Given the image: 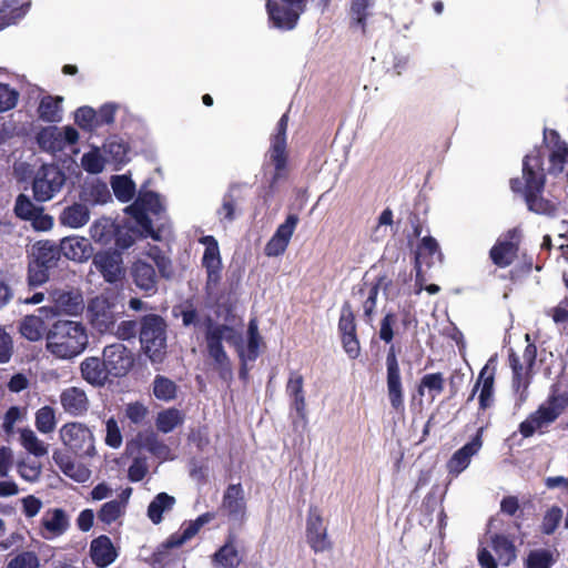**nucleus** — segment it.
I'll return each instance as SVG.
<instances>
[{
  "mask_svg": "<svg viewBox=\"0 0 568 568\" xmlns=\"http://www.w3.org/2000/svg\"><path fill=\"white\" fill-rule=\"evenodd\" d=\"M523 179H510V189L514 193H520L529 211L536 214L552 215L556 212V205L541 194L545 189V173L539 156L526 155L523 160Z\"/></svg>",
  "mask_w": 568,
  "mask_h": 568,
  "instance_id": "1",
  "label": "nucleus"
},
{
  "mask_svg": "<svg viewBox=\"0 0 568 568\" xmlns=\"http://www.w3.org/2000/svg\"><path fill=\"white\" fill-rule=\"evenodd\" d=\"M47 349L57 358L71 359L88 347L89 335L81 322L58 320L45 336Z\"/></svg>",
  "mask_w": 568,
  "mask_h": 568,
  "instance_id": "2",
  "label": "nucleus"
},
{
  "mask_svg": "<svg viewBox=\"0 0 568 568\" xmlns=\"http://www.w3.org/2000/svg\"><path fill=\"white\" fill-rule=\"evenodd\" d=\"M166 322L158 314H146L139 323L141 348L153 364H161L166 355Z\"/></svg>",
  "mask_w": 568,
  "mask_h": 568,
  "instance_id": "3",
  "label": "nucleus"
},
{
  "mask_svg": "<svg viewBox=\"0 0 568 568\" xmlns=\"http://www.w3.org/2000/svg\"><path fill=\"white\" fill-rule=\"evenodd\" d=\"M288 126V113H284L276 123L275 132L271 135V143L267 156L274 166L271 176L270 187L273 189L281 181L288 176V151L286 131Z\"/></svg>",
  "mask_w": 568,
  "mask_h": 568,
  "instance_id": "4",
  "label": "nucleus"
},
{
  "mask_svg": "<svg viewBox=\"0 0 568 568\" xmlns=\"http://www.w3.org/2000/svg\"><path fill=\"white\" fill-rule=\"evenodd\" d=\"M209 322L211 320L209 318ZM223 341H226L230 345H233L239 353L242 348L243 337L232 326L226 324L212 325L210 323L209 328L205 332V342L209 356L213 358L216 365L222 369H230V358L224 351Z\"/></svg>",
  "mask_w": 568,
  "mask_h": 568,
  "instance_id": "5",
  "label": "nucleus"
},
{
  "mask_svg": "<svg viewBox=\"0 0 568 568\" xmlns=\"http://www.w3.org/2000/svg\"><path fill=\"white\" fill-rule=\"evenodd\" d=\"M65 181V173L57 164H42L32 179L34 200L40 203L50 201L62 190Z\"/></svg>",
  "mask_w": 568,
  "mask_h": 568,
  "instance_id": "6",
  "label": "nucleus"
},
{
  "mask_svg": "<svg viewBox=\"0 0 568 568\" xmlns=\"http://www.w3.org/2000/svg\"><path fill=\"white\" fill-rule=\"evenodd\" d=\"M60 438L63 445L80 458L95 455L94 436L83 423L70 422L60 428Z\"/></svg>",
  "mask_w": 568,
  "mask_h": 568,
  "instance_id": "7",
  "label": "nucleus"
},
{
  "mask_svg": "<svg viewBox=\"0 0 568 568\" xmlns=\"http://www.w3.org/2000/svg\"><path fill=\"white\" fill-rule=\"evenodd\" d=\"M266 11L273 27L293 30L306 9L305 0H267Z\"/></svg>",
  "mask_w": 568,
  "mask_h": 568,
  "instance_id": "8",
  "label": "nucleus"
},
{
  "mask_svg": "<svg viewBox=\"0 0 568 568\" xmlns=\"http://www.w3.org/2000/svg\"><path fill=\"white\" fill-rule=\"evenodd\" d=\"M385 364L386 386L389 404L396 413H403L405 410L404 384L397 358V352L395 345L393 344L387 351Z\"/></svg>",
  "mask_w": 568,
  "mask_h": 568,
  "instance_id": "9",
  "label": "nucleus"
},
{
  "mask_svg": "<svg viewBox=\"0 0 568 568\" xmlns=\"http://www.w3.org/2000/svg\"><path fill=\"white\" fill-rule=\"evenodd\" d=\"M102 359L112 379L126 376L135 363L133 352L122 343H113L104 346L102 349Z\"/></svg>",
  "mask_w": 568,
  "mask_h": 568,
  "instance_id": "10",
  "label": "nucleus"
},
{
  "mask_svg": "<svg viewBox=\"0 0 568 568\" xmlns=\"http://www.w3.org/2000/svg\"><path fill=\"white\" fill-rule=\"evenodd\" d=\"M306 541L314 552H324L333 548L327 527L317 506L311 505L306 518Z\"/></svg>",
  "mask_w": 568,
  "mask_h": 568,
  "instance_id": "11",
  "label": "nucleus"
},
{
  "mask_svg": "<svg viewBox=\"0 0 568 568\" xmlns=\"http://www.w3.org/2000/svg\"><path fill=\"white\" fill-rule=\"evenodd\" d=\"M201 243L206 245L202 256V266L206 271L205 290L207 293H211L219 286L222 280V258L217 241L214 236H203Z\"/></svg>",
  "mask_w": 568,
  "mask_h": 568,
  "instance_id": "12",
  "label": "nucleus"
},
{
  "mask_svg": "<svg viewBox=\"0 0 568 568\" xmlns=\"http://www.w3.org/2000/svg\"><path fill=\"white\" fill-rule=\"evenodd\" d=\"M92 263L106 283L115 284L124 278L123 257L118 250L95 253Z\"/></svg>",
  "mask_w": 568,
  "mask_h": 568,
  "instance_id": "13",
  "label": "nucleus"
},
{
  "mask_svg": "<svg viewBox=\"0 0 568 568\" xmlns=\"http://www.w3.org/2000/svg\"><path fill=\"white\" fill-rule=\"evenodd\" d=\"M495 363V358L491 357L487 362V364L480 369L478 379L467 399V402H470L474 399L478 388L481 386L478 402H479V409L485 410L493 406L494 404V384H495V373L496 367L493 365Z\"/></svg>",
  "mask_w": 568,
  "mask_h": 568,
  "instance_id": "14",
  "label": "nucleus"
},
{
  "mask_svg": "<svg viewBox=\"0 0 568 568\" xmlns=\"http://www.w3.org/2000/svg\"><path fill=\"white\" fill-rule=\"evenodd\" d=\"M300 222L297 214H288L285 221L280 224L265 245L264 253L266 256L275 257L282 255L292 239V235Z\"/></svg>",
  "mask_w": 568,
  "mask_h": 568,
  "instance_id": "15",
  "label": "nucleus"
},
{
  "mask_svg": "<svg viewBox=\"0 0 568 568\" xmlns=\"http://www.w3.org/2000/svg\"><path fill=\"white\" fill-rule=\"evenodd\" d=\"M130 277L144 296H153L158 292L159 275L153 264L136 260L130 266Z\"/></svg>",
  "mask_w": 568,
  "mask_h": 568,
  "instance_id": "16",
  "label": "nucleus"
},
{
  "mask_svg": "<svg viewBox=\"0 0 568 568\" xmlns=\"http://www.w3.org/2000/svg\"><path fill=\"white\" fill-rule=\"evenodd\" d=\"M483 432L480 427L471 440L457 449L447 462L449 474L458 475L464 471L470 464L471 457L475 456L483 446Z\"/></svg>",
  "mask_w": 568,
  "mask_h": 568,
  "instance_id": "17",
  "label": "nucleus"
},
{
  "mask_svg": "<svg viewBox=\"0 0 568 568\" xmlns=\"http://www.w3.org/2000/svg\"><path fill=\"white\" fill-rule=\"evenodd\" d=\"M81 378L95 388L104 387L112 383V378L106 372L105 363L102 357H85L79 366Z\"/></svg>",
  "mask_w": 568,
  "mask_h": 568,
  "instance_id": "18",
  "label": "nucleus"
},
{
  "mask_svg": "<svg viewBox=\"0 0 568 568\" xmlns=\"http://www.w3.org/2000/svg\"><path fill=\"white\" fill-rule=\"evenodd\" d=\"M221 508L231 519L244 521L246 516V501L241 483L230 484L224 490Z\"/></svg>",
  "mask_w": 568,
  "mask_h": 568,
  "instance_id": "19",
  "label": "nucleus"
},
{
  "mask_svg": "<svg viewBox=\"0 0 568 568\" xmlns=\"http://www.w3.org/2000/svg\"><path fill=\"white\" fill-rule=\"evenodd\" d=\"M506 236V240H498L489 251L490 260L500 268L511 265L519 251V244L513 241L516 236V230H509Z\"/></svg>",
  "mask_w": 568,
  "mask_h": 568,
  "instance_id": "20",
  "label": "nucleus"
},
{
  "mask_svg": "<svg viewBox=\"0 0 568 568\" xmlns=\"http://www.w3.org/2000/svg\"><path fill=\"white\" fill-rule=\"evenodd\" d=\"M60 404L63 410L73 417L85 415L90 408L87 393L77 386H70L61 392Z\"/></svg>",
  "mask_w": 568,
  "mask_h": 568,
  "instance_id": "21",
  "label": "nucleus"
},
{
  "mask_svg": "<svg viewBox=\"0 0 568 568\" xmlns=\"http://www.w3.org/2000/svg\"><path fill=\"white\" fill-rule=\"evenodd\" d=\"M508 362L513 371L511 385L514 390L519 393L518 404L521 405L528 397V387L531 383L532 369H528L526 365L524 366L519 356L514 351H510Z\"/></svg>",
  "mask_w": 568,
  "mask_h": 568,
  "instance_id": "22",
  "label": "nucleus"
},
{
  "mask_svg": "<svg viewBox=\"0 0 568 568\" xmlns=\"http://www.w3.org/2000/svg\"><path fill=\"white\" fill-rule=\"evenodd\" d=\"M119 552L110 537L101 535L90 542V557L98 568H106L115 561Z\"/></svg>",
  "mask_w": 568,
  "mask_h": 568,
  "instance_id": "23",
  "label": "nucleus"
},
{
  "mask_svg": "<svg viewBox=\"0 0 568 568\" xmlns=\"http://www.w3.org/2000/svg\"><path fill=\"white\" fill-rule=\"evenodd\" d=\"M286 395L290 398L291 407L295 409L302 419L306 417V397L304 390V377L297 371H291L285 385Z\"/></svg>",
  "mask_w": 568,
  "mask_h": 568,
  "instance_id": "24",
  "label": "nucleus"
},
{
  "mask_svg": "<svg viewBox=\"0 0 568 568\" xmlns=\"http://www.w3.org/2000/svg\"><path fill=\"white\" fill-rule=\"evenodd\" d=\"M556 420L551 412H548L546 407L539 405L535 412L530 413L527 418L519 424L518 430L524 438H529L534 436L536 432L545 434V428Z\"/></svg>",
  "mask_w": 568,
  "mask_h": 568,
  "instance_id": "25",
  "label": "nucleus"
},
{
  "mask_svg": "<svg viewBox=\"0 0 568 568\" xmlns=\"http://www.w3.org/2000/svg\"><path fill=\"white\" fill-rule=\"evenodd\" d=\"M59 248L67 258L77 262L88 261L93 253L89 240L81 236H67L62 239Z\"/></svg>",
  "mask_w": 568,
  "mask_h": 568,
  "instance_id": "26",
  "label": "nucleus"
},
{
  "mask_svg": "<svg viewBox=\"0 0 568 568\" xmlns=\"http://www.w3.org/2000/svg\"><path fill=\"white\" fill-rule=\"evenodd\" d=\"M236 535L229 532L225 542L213 554L212 562L220 568H237L241 564L239 550L235 547Z\"/></svg>",
  "mask_w": 568,
  "mask_h": 568,
  "instance_id": "27",
  "label": "nucleus"
},
{
  "mask_svg": "<svg viewBox=\"0 0 568 568\" xmlns=\"http://www.w3.org/2000/svg\"><path fill=\"white\" fill-rule=\"evenodd\" d=\"M69 526V517L62 508H49L41 519V527L48 532L44 535L47 538L63 535Z\"/></svg>",
  "mask_w": 568,
  "mask_h": 568,
  "instance_id": "28",
  "label": "nucleus"
},
{
  "mask_svg": "<svg viewBox=\"0 0 568 568\" xmlns=\"http://www.w3.org/2000/svg\"><path fill=\"white\" fill-rule=\"evenodd\" d=\"M243 186L244 184L233 183L223 195L222 204L216 212L221 222L232 223L236 219L237 204L243 200Z\"/></svg>",
  "mask_w": 568,
  "mask_h": 568,
  "instance_id": "29",
  "label": "nucleus"
},
{
  "mask_svg": "<svg viewBox=\"0 0 568 568\" xmlns=\"http://www.w3.org/2000/svg\"><path fill=\"white\" fill-rule=\"evenodd\" d=\"M442 252L438 242L433 236H425L422 239L415 253V270H417V278L420 275V266H432L435 258L442 260Z\"/></svg>",
  "mask_w": 568,
  "mask_h": 568,
  "instance_id": "30",
  "label": "nucleus"
},
{
  "mask_svg": "<svg viewBox=\"0 0 568 568\" xmlns=\"http://www.w3.org/2000/svg\"><path fill=\"white\" fill-rule=\"evenodd\" d=\"M90 219V211L85 204L73 203L62 210L59 221L62 225L79 229L85 225Z\"/></svg>",
  "mask_w": 568,
  "mask_h": 568,
  "instance_id": "31",
  "label": "nucleus"
},
{
  "mask_svg": "<svg viewBox=\"0 0 568 568\" xmlns=\"http://www.w3.org/2000/svg\"><path fill=\"white\" fill-rule=\"evenodd\" d=\"M263 344L256 320H251L247 327V344L239 349L241 362H254L260 355V346Z\"/></svg>",
  "mask_w": 568,
  "mask_h": 568,
  "instance_id": "32",
  "label": "nucleus"
},
{
  "mask_svg": "<svg viewBox=\"0 0 568 568\" xmlns=\"http://www.w3.org/2000/svg\"><path fill=\"white\" fill-rule=\"evenodd\" d=\"M116 225L110 217L98 219L90 226V235L95 243L109 245L116 235Z\"/></svg>",
  "mask_w": 568,
  "mask_h": 568,
  "instance_id": "33",
  "label": "nucleus"
},
{
  "mask_svg": "<svg viewBox=\"0 0 568 568\" xmlns=\"http://www.w3.org/2000/svg\"><path fill=\"white\" fill-rule=\"evenodd\" d=\"M88 312L90 313L91 322L100 328H108L113 324V314L105 298L92 300L89 304Z\"/></svg>",
  "mask_w": 568,
  "mask_h": 568,
  "instance_id": "34",
  "label": "nucleus"
},
{
  "mask_svg": "<svg viewBox=\"0 0 568 568\" xmlns=\"http://www.w3.org/2000/svg\"><path fill=\"white\" fill-rule=\"evenodd\" d=\"M61 256V250L59 246L51 244L50 242H38L34 245L33 261L40 265L50 267L51 270L57 266Z\"/></svg>",
  "mask_w": 568,
  "mask_h": 568,
  "instance_id": "35",
  "label": "nucleus"
},
{
  "mask_svg": "<svg viewBox=\"0 0 568 568\" xmlns=\"http://www.w3.org/2000/svg\"><path fill=\"white\" fill-rule=\"evenodd\" d=\"M61 97L44 95L38 106L39 118L49 123L59 122L62 119L61 114Z\"/></svg>",
  "mask_w": 568,
  "mask_h": 568,
  "instance_id": "36",
  "label": "nucleus"
},
{
  "mask_svg": "<svg viewBox=\"0 0 568 568\" xmlns=\"http://www.w3.org/2000/svg\"><path fill=\"white\" fill-rule=\"evenodd\" d=\"M185 415L175 407H170L158 413L155 418L156 429L163 434L171 433L184 423Z\"/></svg>",
  "mask_w": 568,
  "mask_h": 568,
  "instance_id": "37",
  "label": "nucleus"
},
{
  "mask_svg": "<svg viewBox=\"0 0 568 568\" xmlns=\"http://www.w3.org/2000/svg\"><path fill=\"white\" fill-rule=\"evenodd\" d=\"M549 135L552 143L549 162L554 169L561 172L565 164L568 162V144L561 140L556 130H550Z\"/></svg>",
  "mask_w": 568,
  "mask_h": 568,
  "instance_id": "38",
  "label": "nucleus"
},
{
  "mask_svg": "<svg viewBox=\"0 0 568 568\" xmlns=\"http://www.w3.org/2000/svg\"><path fill=\"white\" fill-rule=\"evenodd\" d=\"M541 405L557 419L568 407V390H561L559 384H552L547 399Z\"/></svg>",
  "mask_w": 568,
  "mask_h": 568,
  "instance_id": "39",
  "label": "nucleus"
},
{
  "mask_svg": "<svg viewBox=\"0 0 568 568\" xmlns=\"http://www.w3.org/2000/svg\"><path fill=\"white\" fill-rule=\"evenodd\" d=\"M175 504V498L166 493H159L148 506V517L158 525L163 520V513L170 510Z\"/></svg>",
  "mask_w": 568,
  "mask_h": 568,
  "instance_id": "40",
  "label": "nucleus"
},
{
  "mask_svg": "<svg viewBox=\"0 0 568 568\" xmlns=\"http://www.w3.org/2000/svg\"><path fill=\"white\" fill-rule=\"evenodd\" d=\"M444 388V375L439 372L428 373L420 378L419 384L417 385V393L419 396H424L425 390H427L432 399H435L438 395L443 393Z\"/></svg>",
  "mask_w": 568,
  "mask_h": 568,
  "instance_id": "41",
  "label": "nucleus"
},
{
  "mask_svg": "<svg viewBox=\"0 0 568 568\" xmlns=\"http://www.w3.org/2000/svg\"><path fill=\"white\" fill-rule=\"evenodd\" d=\"M371 0H351V28H361L362 33L366 34L367 18L369 16L368 9L371 7Z\"/></svg>",
  "mask_w": 568,
  "mask_h": 568,
  "instance_id": "42",
  "label": "nucleus"
},
{
  "mask_svg": "<svg viewBox=\"0 0 568 568\" xmlns=\"http://www.w3.org/2000/svg\"><path fill=\"white\" fill-rule=\"evenodd\" d=\"M153 395L162 402H172L178 395V385L163 375H155L153 379Z\"/></svg>",
  "mask_w": 568,
  "mask_h": 568,
  "instance_id": "43",
  "label": "nucleus"
},
{
  "mask_svg": "<svg viewBox=\"0 0 568 568\" xmlns=\"http://www.w3.org/2000/svg\"><path fill=\"white\" fill-rule=\"evenodd\" d=\"M20 444L34 457H43L48 454V445L40 440L30 428L20 429Z\"/></svg>",
  "mask_w": 568,
  "mask_h": 568,
  "instance_id": "44",
  "label": "nucleus"
},
{
  "mask_svg": "<svg viewBox=\"0 0 568 568\" xmlns=\"http://www.w3.org/2000/svg\"><path fill=\"white\" fill-rule=\"evenodd\" d=\"M19 329L23 337L31 342H37L43 336L44 321L36 315H27L21 321Z\"/></svg>",
  "mask_w": 568,
  "mask_h": 568,
  "instance_id": "45",
  "label": "nucleus"
},
{
  "mask_svg": "<svg viewBox=\"0 0 568 568\" xmlns=\"http://www.w3.org/2000/svg\"><path fill=\"white\" fill-rule=\"evenodd\" d=\"M111 186L115 197L123 203L131 201L135 194V184L126 175H115L111 180Z\"/></svg>",
  "mask_w": 568,
  "mask_h": 568,
  "instance_id": "46",
  "label": "nucleus"
},
{
  "mask_svg": "<svg viewBox=\"0 0 568 568\" xmlns=\"http://www.w3.org/2000/svg\"><path fill=\"white\" fill-rule=\"evenodd\" d=\"M491 544L498 558L504 561L505 565H509L516 559V547L507 536L496 534L491 538Z\"/></svg>",
  "mask_w": 568,
  "mask_h": 568,
  "instance_id": "47",
  "label": "nucleus"
},
{
  "mask_svg": "<svg viewBox=\"0 0 568 568\" xmlns=\"http://www.w3.org/2000/svg\"><path fill=\"white\" fill-rule=\"evenodd\" d=\"M81 200L92 204H104L111 200V193L105 183L95 182L83 189Z\"/></svg>",
  "mask_w": 568,
  "mask_h": 568,
  "instance_id": "48",
  "label": "nucleus"
},
{
  "mask_svg": "<svg viewBox=\"0 0 568 568\" xmlns=\"http://www.w3.org/2000/svg\"><path fill=\"white\" fill-rule=\"evenodd\" d=\"M135 206H139L141 212L150 211L153 214H160L164 211L160 195L153 191L140 192Z\"/></svg>",
  "mask_w": 568,
  "mask_h": 568,
  "instance_id": "49",
  "label": "nucleus"
},
{
  "mask_svg": "<svg viewBox=\"0 0 568 568\" xmlns=\"http://www.w3.org/2000/svg\"><path fill=\"white\" fill-rule=\"evenodd\" d=\"M358 293L362 295H365V301L363 302V311H364V317L367 321H372V316L374 314V311L376 308L377 304V296L379 294V284H364L359 290Z\"/></svg>",
  "mask_w": 568,
  "mask_h": 568,
  "instance_id": "50",
  "label": "nucleus"
},
{
  "mask_svg": "<svg viewBox=\"0 0 568 568\" xmlns=\"http://www.w3.org/2000/svg\"><path fill=\"white\" fill-rule=\"evenodd\" d=\"M555 564L554 555L548 549H535L529 551L525 568H551Z\"/></svg>",
  "mask_w": 568,
  "mask_h": 568,
  "instance_id": "51",
  "label": "nucleus"
},
{
  "mask_svg": "<svg viewBox=\"0 0 568 568\" xmlns=\"http://www.w3.org/2000/svg\"><path fill=\"white\" fill-rule=\"evenodd\" d=\"M36 427L42 434H49L54 430L57 425L55 413L51 406H43L36 413Z\"/></svg>",
  "mask_w": 568,
  "mask_h": 568,
  "instance_id": "52",
  "label": "nucleus"
},
{
  "mask_svg": "<svg viewBox=\"0 0 568 568\" xmlns=\"http://www.w3.org/2000/svg\"><path fill=\"white\" fill-rule=\"evenodd\" d=\"M357 329L356 318L352 305L345 301L341 307L337 331L341 336Z\"/></svg>",
  "mask_w": 568,
  "mask_h": 568,
  "instance_id": "53",
  "label": "nucleus"
},
{
  "mask_svg": "<svg viewBox=\"0 0 568 568\" xmlns=\"http://www.w3.org/2000/svg\"><path fill=\"white\" fill-rule=\"evenodd\" d=\"M42 206L36 205L28 195L21 193L16 197L13 212L22 221H29Z\"/></svg>",
  "mask_w": 568,
  "mask_h": 568,
  "instance_id": "54",
  "label": "nucleus"
},
{
  "mask_svg": "<svg viewBox=\"0 0 568 568\" xmlns=\"http://www.w3.org/2000/svg\"><path fill=\"white\" fill-rule=\"evenodd\" d=\"M57 306L62 311L75 314L82 306V298L80 295L73 294L72 292H59L54 296Z\"/></svg>",
  "mask_w": 568,
  "mask_h": 568,
  "instance_id": "55",
  "label": "nucleus"
},
{
  "mask_svg": "<svg viewBox=\"0 0 568 568\" xmlns=\"http://www.w3.org/2000/svg\"><path fill=\"white\" fill-rule=\"evenodd\" d=\"M123 514V506L119 500H111L104 503L98 511V519L105 524L111 525Z\"/></svg>",
  "mask_w": 568,
  "mask_h": 568,
  "instance_id": "56",
  "label": "nucleus"
},
{
  "mask_svg": "<svg viewBox=\"0 0 568 568\" xmlns=\"http://www.w3.org/2000/svg\"><path fill=\"white\" fill-rule=\"evenodd\" d=\"M50 267L40 265L36 261H30L28 265V284L31 287H37L44 284L50 276Z\"/></svg>",
  "mask_w": 568,
  "mask_h": 568,
  "instance_id": "57",
  "label": "nucleus"
},
{
  "mask_svg": "<svg viewBox=\"0 0 568 568\" xmlns=\"http://www.w3.org/2000/svg\"><path fill=\"white\" fill-rule=\"evenodd\" d=\"M562 518V510L559 506L550 507L542 517L541 532L545 535H552L558 528Z\"/></svg>",
  "mask_w": 568,
  "mask_h": 568,
  "instance_id": "58",
  "label": "nucleus"
},
{
  "mask_svg": "<svg viewBox=\"0 0 568 568\" xmlns=\"http://www.w3.org/2000/svg\"><path fill=\"white\" fill-rule=\"evenodd\" d=\"M201 527L196 523V520H191L189 523H184L182 525V530L174 532L169 536V545H179L182 546L185 541L193 538L199 531Z\"/></svg>",
  "mask_w": 568,
  "mask_h": 568,
  "instance_id": "59",
  "label": "nucleus"
},
{
  "mask_svg": "<svg viewBox=\"0 0 568 568\" xmlns=\"http://www.w3.org/2000/svg\"><path fill=\"white\" fill-rule=\"evenodd\" d=\"M75 123L85 131H93L97 129V111L88 105L80 106L75 111Z\"/></svg>",
  "mask_w": 568,
  "mask_h": 568,
  "instance_id": "60",
  "label": "nucleus"
},
{
  "mask_svg": "<svg viewBox=\"0 0 568 568\" xmlns=\"http://www.w3.org/2000/svg\"><path fill=\"white\" fill-rule=\"evenodd\" d=\"M180 547L179 545H169V538L162 542L156 550L151 555L149 564L153 568H163L171 562L170 549Z\"/></svg>",
  "mask_w": 568,
  "mask_h": 568,
  "instance_id": "61",
  "label": "nucleus"
},
{
  "mask_svg": "<svg viewBox=\"0 0 568 568\" xmlns=\"http://www.w3.org/2000/svg\"><path fill=\"white\" fill-rule=\"evenodd\" d=\"M104 150L116 164H124L129 161V146L123 141L110 140L104 145Z\"/></svg>",
  "mask_w": 568,
  "mask_h": 568,
  "instance_id": "62",
  "label": "nucleus"
},
{
  "mask_svg": "<svg viewBox=\"0 0 568 568\" xmlns=\"http://www.w3.org/2000/svg\"><path fill=\"white\" fill-rule=\"evenodd\" d=\"M113 242L118 248L122 253V251L131 247L135 242V230L118 224L116 225V235L113 239Z\"/></svg>",
  "mask_w": 568,
  "mask_h": 568,
  "instance_id": "63",
  "label": "nucleus"
},
{
  "mask_svg": "<svg viewBox=\"0 0 568 568\" xmlns=\"http://www.w3.org/2000/svg\"><path fill=\"white\" fill-rule=\"evenodd\" d=\"M38 556L33 551H22L9 560L7 568H39Z\"/></svg>",
  "mask_w": 568,
  "mask_h": 568,
  "instance_id": "64",
  "label": "nucleus"
}]
</instances>
